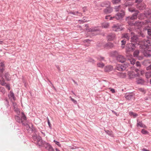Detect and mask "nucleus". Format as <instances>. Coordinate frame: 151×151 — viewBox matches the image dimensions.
<instances>
[{
  "label": "nucleus",
  "mask_w": 151,
  "mask_h": 151,
  "mask_svg": "<svg viewBox=\"0 0 151 151\" xmlns=\"http://www.w3.org/2000/svg\"><path fill=\"white\" fill-rule=\"evenodd\" d=\"M128 66L127 64H120L116 65V69L120 71H123L125 70Z\"/></svg>",
  "instance_id": "0eeeda50"
},
{
  "label": "nucleus",
  "mask_w": 151,
  "mask_h": 151,
  "mask_svg": "<svg viewBox=\"0 0 151 151\" xmlns=\"http://www.w3.org/2000/svg\"><path fill=\"white\" fill-rule=\"evenodd\" d=\"M142 133L144 134H148L149 132L148 131L145 130L144 129H142L141 130Z\"/></svg>",
  "instance_id": "58836bf2"
},
{
  "label": "nucleus",
  "mask_w": 151,
  "mask_h": 151,
  "mask_svg": "<svg viewBox=\"0 0 151 151\" xmlns=\"http://www.w3.org/2000/svg\"><path fill=\"white\" fill-rule=\"evenodd\" d=\"M144 17L147 18L151 19V10L150 9H147L144 14H141L139 17V19H142Z\"/></svg>",
  "instance_id": "39448f33"
},
{
  "label": "nucleus",
  "mask_w": 151,
  "mask_h": 151,
  "mask_svg": "<svg viewBox=\"0 0 151 151\" xmlns=\"http://www.w3.org/2000/svg\"><path fill=\"white\" fill-rule=\"evenodd\" d=\"M8 97L9 99H10L11 100H15V97L14 96V94L13 92L11 91L10 92V94L9 95Z\"/></svg>",
  "instance_id": "b1692460"
},
{
  "label": "nucleus",
  "mask_w": 151,
  "mask_h": 151,
  "mask_svg": "<svg viewBox=\"0 0 151 151\" xmlns=\"http://www.w3.org/2000/svg\"><path fill=\"white\" fill-rule=\"evenodd\" d=\"M126 40H122V48H124V45L126 44Z\"/></svg>",
  "instance_id": "c9c22d12"
},
{
  "label": "nucleus",
  "mask_w": 151,
  "mask_h": 151,
  "mask_svg": "<svg viewBox=\"0 0 151 151\" xmlns=\"http://www.w3.org/2000/svg\"><path fill=\"white\" fill-rule=\"evenodd\" d=\"M120 1V0H112V2L114 4H118Z\"/></svg>",
  "instance_id": "ea45409f"
},
{
  "label": "nucleus",
  "mask_w": 151,
  "mask_h": 151,
  "mask_svg": "<svg viewBox=\"0 0 151 151\" xmlns=\"http://www.w3.org/2000/svg\"><path fill=\"white\" fill-rule=\"evenodd\" d=\"M97 58V59L99 61H103L104 60V58L101 56H98Z\"/></svg>",
  "instance_id": "a19ab883"
},
{
  "label": "nucleus",
  "mask_w": 151,
  "mask_h": 151,
  "mask_svg": "<svg viewBox=\"0 0 151 151\" xmlns=\"http://www.w3.org/2000/svg\"><path fill=\"white\" fill-rule=\"evenodd\" d=\"M150 44V41L148 40H144V44L141 47V51L144 56L146 57L151 56V50H148Z\"/></svg>",
  "instance_id": "f03ea898"
},
{
  "label": "nucleus",
  "mask_w": 151,
  "mask_h": 151,
  "mask_svg": "<svg viewBox=\"0 0 151 151\" xmlns=\"http://www.w3.org/2000/svg\"><path fill=\"white\" fill-rule=\"evenodd\" d=\"M129 114L131 116H133L134 118H135L137 116H138V115L137 114L135 113H134L132 111H130L129 113Z\"/></svg>",
  "instance_id": "7c9ffc66"
},
{
  "label": "nucleus",
  "mask_w": 151,
  "mask_h": 151,
  "mask_svg": "<svg viewBox=\"0 0 151 151\" xmlns=\"http://www.w3.org/2000/svg\"><path fill=\"white\" fill-rule=\"evenodd\" d=\"M43 147L48 151H53V149L52 147L48 143L45 142L44 144Z\"/></svg>",
  "instance_id": "ddd939ff"
},
{
  "label": "nucleus",
  "mask_w": 151,
  "mask_h": 151,
  "mask_svg": "<svg viewBox=\"0 0 151 151\" xmlns=\"http://www.w3.org/2000/svg\"><path fill=\"white\" fill-rule=\"evenodd\" d=\"M13 106L14 108L17 107V104H16V103H14V102H13Z\"/></svg>",
  "instance_id": "13d9d810"
},
{
  "label": "nucleus",
  "mask_w": 151,
  "mask_h": 151,
  "mask_svg": "<svg viewBox=\"0 0 151 151\" xmlns=\"http://www.w3.org/2000/svg\"><path fill=\"white\" fill-rule=\"evenodd\" d=\"M109 89H110V91H111L112 93H114L115 92V90L114 89L111 88H109Z\"/></svg>",
  "instance_id": "864d4df0"
},
{
  "label": "nucleus",
  "mask_w": 151,
  "mask_h": 151,
  "mask_svg": "<svg viewBox=\"0 0 151 151\" xmlns=\"http://www.w3.org/2000/svg\"><path fill=\"white\" fill-rule=\"evenodd\" d=\"M33 137V139L34 140H37V138H38V136L35 135H34Z\"/></svg>",
  "instance_id": "bf43d9fd"
},
{
  "label": "nucleus",
  "mask_w": 151,
  "mask_h": 151,
  "mask_svg": "<svg viewBox=\"0 0 151 151\" xmlns=\"http://www.w3.org/2000/svg\"><path fill=\"white\" fill-rule=\"evenodd\" d=\"M5 86H6V88L8 90H10V86L9 85V84H6H6Z\"/></svg>",
  "instance_id": "de8ad7c7"
},
{
  "label": "nucleus",
  "mask_w": 151,
  "mask_h": 151,
  "mask_svg": "<svg viewBox=\"0 0 151 151\" xmlns=\"http://www.w3.org/2000/svg\"><path fill=\"white\" fill-rule=\"evenodd\" d=\"M129 60L131 63L132 65H134L135 63V60L134 58H131L130 59H129Z\"/></svg>",
  "instance_id": "e433bc0d"
},
{
  "label": "nucleus",
  "mask_w": 151,
  "mask_h": 151,
  "mask_svg": "<svg viewBox=\"0 0 151 151\" xmlns=\"http://www.w3.org/2000/svg\"><path fill=\"white\" fill-rule=\"evenodd\" d=\"M5 77L7 81H9L10 79V75L8 74V73H6L5 74Z\"/></svg>",
  "instance_id": "2f4dec72"
},
{
  "label": "nucleus",
  "mask_w": 151,
  "mask_h": 151,
  "mask_svg": "<svg viewBox=\"0 0 151 151\" xmlns=\"http://www.w3.org/2000/svg\"><path fill=\"white\" fill-rule=\"evenodd\" d=\"M139 90L141 92H143L144 93H145V91L144 89V88H141L139 89Z\"/></svg>",
  "instance_id": "09e8293b"
},
{
  "label": "nucleus",
  "mask_w": 151,
  "mask_h": 151,
  "mask_svg": "<svg viewBox=\"0 0 151 151\" xmlns=\"http://www.w3.org/2000/svg\"><path fill=\"white\" fill-rule=\"evenodd\" d=\"M137 82L138 84H143L144 82V81L141 78H139L137 81Z\"/></svg>",
  "instance_id": "cd10ccee"
},
{
  "label": "nucleus",
  "mask_w": 151,
  "mask_h": 151,
  "mask_svg": "<svg viewBox=\"0 0 151 151\" xmlns=\"http://www.w3.org/2000/svg\"><path fill=\"white\" fill-rule=\"evenodd\" d=\"M118 54L117 51H114L111 52V56H115Z\"/></svg>",
  "instance_id": "473e14b6"
},
{
  "label": "nucleus",
  "mask_w": 151,
  "mask_h": 151,
  "mask_svg": "<svg viewBox=\"0 0 151 151\" xmlns=\"http://www.w3.org/2000/svg\"><path fill=\"white\" fill-rule=\"evenodd\" d=\"M139 53V51L138 50H136L134 52L133 55L134 57L137 58L139 60H140L142 59L143 57H139L138 55Z\"/></svg>",
  "instance_id": "a211bd4d"
},
{
  "label": "nucleus",
  "mask_w": 151,
  "mask_h": 151,
  "mask_svg": "<svg viewBox=\"0 0 151 151\" xmlns=\"http://www.w3.org/2000/svg\"><path fill=\"white\" fill-rule=\"evenodd\" d=\"M119 76L121 78H125L126 76V73H121L119 74Z\"/></svg>",
  "instance_id": "4c0bfd02"
},
{
  "label": "nucleus",
  "mask_w": 151,
  "mask_h": 151,
  "mask_svg": "<svg viewBox=\"0 0 151 151\" xmlns=\"http://www.w3.org/2000/svg\"><path fill=\"white\" fill-rule=\"evenodd\" d=\"M128 9L129 12H135V11H136V10H135L134 9H132L131 8H129Z\"/></svg>",
  "instance_id": "8fccbe9b"
},
{
  "label": "nucleus",
  "mask_w": 151,
  "mask_h": 151,
  "mask_svg": "<svg viewBox=\"0 0 151 151\" xmlns=\"http://www.w3.org/2000/svg\"><path fill=\"white\" fill-rule=\"evenodd\" d=\"M139 13V11L138 10H136L135 11V13H134L132 17H127L126 19V20L127 21H128V22H132L130 21H129V20H133L136 19L137 18V16Z\"/></svg>",
  "instance_id": "6e6552de"
},
{
  "label": "nucleus",
  "mask_w": 151,
  "mask_h": 151,
  "mask_svg": "<svg viewBox=\"0 0 151 151\" xmlns=\"http://www.w3.org/2000/svg\"><path fill=\"white\" fill-rule=\"evenodd\" d=\"M145 76L147 78H150L151 77V71L146 73Z\"/></svg>",
  "instance_id": "c756f323"
},
{
  "label": "nucleus",
  "mask_w": 151,
  "mask_h": 151,
  "mask_svg": "<svg viewBox=\"0 0 151 151\" xmlns=\"http://www.w3.org/2000/svg\"><path fill=\"white\" fill-rule=\"evenodd\" d=\"M148 34L151 36V31L150 29H148L147 30Z\"/></svg>",
  "instance_id": "6e6d98bb"
},
{
  "label": "nucleus",
  "mask_w": 151,
  "mask_h": 151,
  "mask_svg": "<svg viewBox=\"0 0 151 151\" xmlns=\"http://www.w3.org/2000/svg\"><path fill=\"white\" fill-rule=\"evenodd\" d=\"M104 131L108 135L111 137H114V135L113 134V132L112 131L108 130H105Z\"/></svg>",
  "instance_id": "a878e982"
},
{
  "label": "nucleus",
  "mask_w": 151,
  "mask_h": 151,
  "mask_svg": "<svg viewBox=\"0 0 151 151\" xmlns=\"http://www.w3.org/2000/svg\"><path fill=\"white\" fill-rule=\"evenodd\" d=\"M14 111L16 112L18 116H15V119L16 121L19 123H21L24 125H27L24 123L26 119V117L23 112H20L17 107L14 108Z\"/></svg>",
  "instance_id": "f257e3e1"
},
{
  "label": "nucleus",
  "mask_w": 151,
  "mask_h": 151,
  "mask_svg": "<svg viewBox=\"0 0 151 151\" xmlns=\"http://www.w3.org/2000/svg\"><path fill=\"white\" fill-rule=\"evenodd\" d=\"M115 37V35L113 33H111L107 37V39L109 41L114 40Z\"/></svg>",
  "instance_id": "dca6fc26"
},
{
  "label": "nucleus",
  "mask_w": 151,
  "mask_h": 151,
  "mask_svg": "<svg viewBox=\"0 0 151 151\" xmlns=\"http://www.w3.org/2000/svg\"><path fill=\"white\" fill-rule=\"evenodd\" d=\"M108 45L110 47H113V45L112 43H109L108 44Z\"/></svg>",
  "instance_id": "052dcab7"
},
{
  "label": "nucleus",
  "mask_w": 151,
  "mask_h": 151,
  "mask_svg": "<svg viewBox=\"0 0 151 151\" xmlns=\"http://www.w3.org/2000/svg\"><path fill=\"white\" fill-rule=\"evenodd\" d=\"M136 44L129 43L126 46V56L127 57L131 58L132 56V54H130V52H132L135 49Z\"/></svg>",
  "instance_id": "20e7f679"
},
{
  "label": "nucleus",
  "mask_w": 151,
  "mask_h": 151,
  "mask_svg": "<svg viewBox=\"0 0 151 151\" xmlns=\"http://www.w3.org/2000/svg\"><path fill=\"white\" fill-rule=\"evenodd\" d=\"M0 67H4V64L3 63H0Z\"/></svg>",
  "instance_id": "680f3d73"
},
{
  "label": "nucleus",
  "mask_w": 151,
  "mask_h": 151,
  "mask_svg": "<svg viewBox=\"0 0 151 151\" xmlns=\"http://www.w3.org/2000/svg\"><path fill=\"white\" fill-rule=\"evenodd\" d=\"M146 69L147 70H151V64L147 67Z\"/></svg>",
  "instance_id": "603ef678"
},
{
  "label": "nucleus",
  "mask_w": 151,
  "mask_h": 151,
  "mask_svg": "<svg viewBox=\"0 0 151 151\" xmlns=\"http://www.w3.org/2000/svg\"><path fill=\"white\" fill-rule=\"evenodd\" d=\"M123 6V5L115 6L114 8L115 11L116 12L119 11L120 12L121 10H124L123 9H122V7Z\"/></svg>",
  "instance_id": "393cba45"
},
{
  "label": "nucleus",
  "mask_w": 151,
  "mask_h": 151,
  "mask_svg": "<svg viewBox=\"0 0 151 151\" xmlns=\"http://www.w3.org/2000/svg\"><path fill=\"white\" fill-rule=\"evenodd\" d=\"M125 98L128 100H131L134 99V95L131 94L129 93L128 94H127L125 96Z\"/></svg>",
  "instance_id": "2eb2a0df"
},
{
  "label": "nucleus",
  "mask_w": 151,
  "mask_h": 151,
  "mask_svg": "<svg viewBox=\"0 0 151 151\" xmlns=\"http://www.w3.org/2000/svg\"><path fill=\"white\" fill-rule=\"evenodd\" d=\"M0 91L4 94L5 93V89L3 87H0Z\"/></svg>",
  "instance_id": "79ce46f5"
},
{
  "label": "nucleus",
  "mask_w": 151,
  "mask_h": 151,
  "mask_svg": "<svg viewBox=\"0 0 151 151\" xmlns=\"http://www.w3.org/2000/svg\"><path fill=\"white\" fill-rule=\"evenodd\" d=\"M56 144L58 145L59 146H60V144L59 142L57 141L56 143H55Z\"/></svg>",
  "instance_id": "69168bd1"
},
{
  "label": "nucleus",
  "mask_w": 151,
  "mask_h": 151,
  "mask_svg": "<svg viewBox=\"0 0 151 151\" xmlns=\"http://www.w3.org/2000/svg\"><path fill=\"white\" fill-rule=\"evenodd\" d=\"M128 75L129 78L131 79L134 78L138 76V74H136L132 70L129 71Z\"/></svg>",
  "instance_id": "9d476101"
},
{
  "label": "nucleus",
  "mask_w": 151,
  "mask_h": 151,
  "mask_svg": "<svg viewBox=\"0 0 151 151\" xmlns=\"http://www.w3.org/2000/svg\"><path fill=\"white\" fill-rule=\"evenodd\" d=\"M97 27H93L88 29V31L91 32L99 31Z\"/></svg>",
  "instance_id": "5701e85b"
},
{
  "label": "nucleus",
  "mask_w": 151,
  "mask_h": 151,
  "mask_svg": "<svg viewBox=\"0 0 151 151\" xmlns=\"http://www.w3.org/2000/svg\"><path fill=\"white\" fill-rule=\"evenodd\" d=\"M146 6L144 3L139 4L137 5V8L140 10H143L145 9Z\"/></svg>",
  "instance_id": "4468645a"
},
{
  "label": "nucleus",
  "mask_w": 151,
  "mask_h": 151,
  "mask_svg": "<svg viewBox=\"0 0 151 151\" xmlns=\"http://www.w3.org/2000/svg\"><path fill=\"white\" fill-rule=\"evenodd\" d=\"M4 67H0V71L1 73H3V72L4 70Z\"/></svg>",
  "instance_id": "3c124183"
},
{
  "label": "nucleus",
  "mask_w": 151,
  "mask_h": 151,
  "mask_svg": "<svg viewBox=\"0 0 151 151\" xmlns=\"http://www.w3.org/2000/svg\"><path fill=\"white\" fill-rule=\"evenodd\" d=\"M128 24L129 25L134 26L135 27H137V28L139 29L143 25H151V22L149 20H146L143 22L137 21L135 23L128 22Z\"/></svg>",
  "instance_id": "7ed1b4c3"
},
{
  "label": "nucleus",
  "mask_w": 151,
  "mask_h": 151,
  "mask_svg": "<svg viewBox=\"0 0 151 151\" xmlns=\"http://www.w3.org/2000/svg\"><path fill=\"white\" fill-rule=\"evenodd\" d=\"M45 142H43L42 140L41 141H40L38 142L37 143V145H38L39 146H43Z\"/></svg>",
  "instance_id": "72a5a7b5"
},
{
  "label": "nucleus",
  "mask_w": 151,
  "mask_h": 151,
  "mask_svg": "<svg viewBox=\"0 0 151 151\" xmlns=\"http://www.w3.org/2000/svg\"><path fill=\"white\" fill-rule=\"evenodd\" d=\"M142 0H136V3H139L142 2Z\"/></svg>",
  "instance_id": "338daca9"
},
{
  "label": "nucleus",
  "mask_w": 151,
  "mask_h": 151,
  "mask_svg": "<svg viewBox=\"0 0 151 151\" xmlns=\"http://www.w3.org/2000/svg\"><path fill=\"white\" fill-rule=\"evenodd\" d=\"M47 123H48V125L50 127V126H51V124L50 122V121L48 119V120H47Z\"/></svg>",
  "instance_id": "0e129e2a"
},
{
  "label": "nucleus",
  "mask_w": 151,
  "mask_h": 151,
  "mask_svg": "<svg viewBox=\"0 0 151 151\" xmlns=\"http://www.w3.org/2000/svg\"><path fill=\"white\" fill-rule=\"evenodd\" d=\"M112 112L115 114L116 116H119V114H118L115 111H114L113 110H112Z\"/></svg>",
  "instance_id": "e2e57ef3"
},
{
  "label": "nucleus",
  "mask_w": 151,
  "mask_h": 151,
  "mask_svg": "<svg viewBox=\"0 0 151 151\" xmlns=\"http://www.w3.org/2000/svg\"><path fill=\"white\" fill-rule=\"evenodd\" d=\"M130 37L128 33H126L122 35V38H125L126 40H128L129 39Z\"/></svg>",
  "instance_id": "412c9836"
},
{
  "label": "nucleus",
  "mask_w": 151,
  "mask_h": 151,
  "mask_svg": "<svg viewBox=\"0 0 151 151\" xmlns=\"http://www.w3.org/2000/svg\"><path fill=\"white\" fill-rule=\"evenodd\" d=\"M116 59L118 61L122 63L124 62L126 60L125 57L121 55H118L116 57Z\"/></svg>",
  "instance_id": "f8f14e48"
},
{
  "label": "nucleus",
  "mask_w": 151,
  "mask_h": 151,
  "mask_svg": "<svg viewBox=\"0 0 151 151\" xmlns=\"http://www.w3.org/2000/svg\"><path fill=\"white\" fill-rule=\"evenodd\" d=\"M0 77L1 79L0 80V84L3 86H5L6 83L4 82V80L3 78L2 74L0 73Z\"/></svg>",
  "instance_id": "4be33fe9"
},
{
  "label": "nucleus",
  "mask_w": 151,
  "mask_h": 151,
  "mask_svg": "<svg viewBox=\"0 0 151 151\" xmlns=\"http://www.w3.org/2000/svg\"><path fill=\"white\" fill-rule=\"evenodd\" d=\"M113 69V67L111 65H108L104 68V70L105 72H109L111 71Z\"/></svg>",
  "instance_id": "aec40b11"
},
{
  "label": "nucleus",
  "mask_w": 151,
  "mask_h": 151,
  "mask_svg": "<svg viewBox=\"0 0 151 151\" xmlns=\"http://www.w3.org/2000/svg\"><path fill=\"white\" fill-rule=\"evenodd\" d=\"M42 140V138L40 136H38V138H37V142L40 141H41V140Z\"/></svg>",
  "instance_id": "a18cd8bd"
},
{
  "label": "nucleus",
  "mask_w": 151,
  "mask_h": 151,
  "mask_svg": "<svg viewBox=\"0 0 151 151\" xmlns=\"http://www.w3.org/2000/svg\"><path fill=\"white\" fill-rule=\"evenodd\" d=\"M136 66H137V67H140L141 66V64L140 62L139 61H137L136 62Z\"/></svg>",
  "instance_id": "49530a36"
},
{
  "label": "nucleus",
  "mask_w": 151,
  "mask_h": 151,
  "mask_svg": "<svg viewBox=\"0 0 151 151\" xmlns=\"http://www.w3.org/2000/svg\"><path fill=\"white\" fill-rule=\"evenodd\" d=\"M113 11V9L112 7H107L106 9L104 10V12L106 14H109L111 13Z\"/></svg>",
  "instance_id": "f3484780"
},
{
  "label": "nucleus",
  "mask_w": 151,
  "mask_h": 151,
  "mask_svg": "<svg viewBox=\"0 0 151 151\" xmlns=\"http://www.w3.org/2000/svg\"><path fill=\"white\" fill-rule=\"evenodd\" d=\"M97 66L98 67L102 68L104 66V64L102 63H99L97 64Z\"/></svg>",
  "instance_id": "f704fd0d"
},
{
  "label": "nucleus",
  "mask_w": 151,
  "mask_h": 151,
  "mask_svg": "<svg viewBox=\"0 0 151 151\" xmlns=\"http://www.w3.org/2000/svg\"><path fill=\"white\" fill-rule=\"evenodd\" d=\"M131 34L132 36H133L131 37V42H136L137 43V42L138 41V39L137 36L136 35H134V33L132 32H131Z\"/></svg>",
  "instance_id": "9b49d317"
},
{
  "label": "nucleus",
  "mask_w": 151,
  "mask_h": 151,
  "mask_svg": "<svg viewBox=\"0 0 151 151\" xmlns=\"http://www.w3.org/2000/svg\"><path fill=\"white\" fill-rule=\"evenodd\" d=\"M101 25L103 28H107L109 27V24L107 22H104Z\"/></svg>",
  "instance_id": "bb28decb"
},
{
  "label": "nucleus",
  "mask_w": 151,
  "mask_h": 151,
  "mask_svg": "<svg viewBox=\"0 0 151 151\" xmlns=\"http://www.w3.org/2000/svg\"><path fill=\"white\" fill-rule=\"evenodd\" d=\"M69 14H73V15H76V14H79L78 15L79 16H82V14L81 13L79 12L78 11H76L75 12H69Z\"/></svg>",
  "instance_id": "c85d7f7f"
},
{
  "label": "nucleus",
  "mask_w": 151,
  "mask_h": 151,
  "mask_svg": "<svg viewBox=\"0 0 151 151\" xmlns=\"http://www.w3.org/2000/svg\"><path fill=\"white\" fill-rule=\"evenodd\" d=\"M79 22H81L83 23V22L87 21V20H85V19H84L81 20H79Z\"/></svg>",
  "instance_id": "5fc2aeb1"
},
{
  "label": "nucleus",
  "mask_w": 151,
  "mask_h": 151,
  "mask_svg": "<svg viewBox=\"0 0 151 151\" xmlns=\"http://www.w3.org/2000/svg\"><path fill=\"white\" fill-rule=\"evenodd\" d=\"M70 98L71 100L75 104H76L77 103V102L74 99L72 98L71 96L70 97Z\"/></svg>",
  "instance_id": "37998d69"
},
{
  "label": "nucleus",
  "mask_w": 151,
  "mask_h": 151,
  "mask_svg": "<svg viewBox=\"0 0 151 151\" xmlns=\"http://www.w3.org/2000/svg\"><path fill=\"white\" fill-rule=\"evenodd\" d=\"M125 15L124 10H121L120 12L117 13L115 15V18L118 20H122Z\"/></svg>",
  "instance_id": "423d86ee"
},
{
  "label": "nucleus",
  "mask_w": 151,
  "mask_h": 151,
  "mask_svg": "<svg viewBox=\"0 0 151 151\" xmlns=\"http://www.w3.org/2000/svg\"><path fill=\"white\" fill-rule=\"evenodd\" d=\"M135 71L136 72V74H138V76L139 75V70L138 69H135Z\"/></svg>",
  "instance_id": "4d7b16f0"
},
{
  "label": "nucleus",
  "mask_w": 151,
  "mask_h": 151,
  "mask_svg": "<svg viewBox=\"0 0 151 151\" xmlns=\"http://www.w3.org/2000/svg\"><path fill=\"white\" fill-rule=\"evenodd\" d=\"M144 63L145 64H147V63L150 64L151 63V62L149 60H147L144 61Z\"/></svg>",
  "instance_id": "c03bdc74"
},
{
  "label": "nucleus",
  "mask_w": 151,
  "mask_h": 151,
  "mask_svg": "<svg viewBox=\"0 0 151 151\" xmlns=\"http://www.w3.org/2000/svg\"><path fill=\"white\" fill-rule=\"evenodd\" d=\"M137 127L140 126L144 128H147V127L143 124L142 122L139 121L138 120H137Z\"/></svg>",
  "instance_id": "6ab92c4d"
},
{
  "label": "nucleus",
  "mask_w": 151,
  "mask_h": 151,
  "mask_svg": "<svg viewBox=\"0 0 151 151\" xmlns=\"http://www.w3.org/2000/svg\"><path fill=\"white\" fill-rule=\"evenodd\" d=\"M89 61L90 62H93L94 61V60L90 58V59L89 60Z\"/></svg>",
  "instance_id": "774afa93"
},
{
  "label": "nucleus",
  "mask_w": 151,
  "mask_h": 151,
  "mask_svg": "<svg viewBox=\"0 0 151 151\" xmlns=\"http://www.w3.org/2000/svg\"><path fill=\"white\" fill-rule=\"evenodd\" d=\"M112 28L113 30L115 31H121L123 29L121 26L119 24H114Z\"/></svg>",
  "instance_id": "1a4fd4ad"
}]
</instances>
